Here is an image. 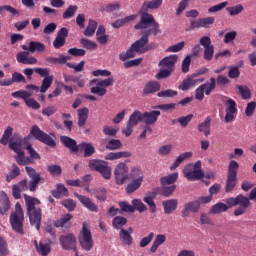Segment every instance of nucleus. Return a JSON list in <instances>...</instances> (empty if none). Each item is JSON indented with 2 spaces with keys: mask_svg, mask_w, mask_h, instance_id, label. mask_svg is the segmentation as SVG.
Here are the masks:
<instances>
[{
  "mask_svg": "<svg viewBox=\"0 0 256 256\" xmlns=\"http://www.w3.org/2000/svg\"><path fill=\"white\" fill-rule=\"evenodd\" d=\"M89 117V109L81 108L78 109V125L79 127H83L85 123H87V118Z\"/></svg>",
  "mask_w": 256,
  "mask_h": 256,
  "instance_id": "obj_34",
  "label": "nucleus"
},
{
  "mask_svg": "<svg viewBox=\"0 0 256 256\" xmlns=\"http://www.w3.org/2000/svg\"><path fill=\"white\" fill-rule=\"evenodd\" d=\"M201 167V160H198L195 163L185 165L182 173L187 181H199V179L203 177V170Z\"/></svg>",
  "mask_w": 256,
  "mask_h": 256,
  "instance_id": "obj_7",
  "label": "nucleus"
},
{
  "mask_svg": "<svg viewBox=\"0 0 256 256\" xmlns=\"http://www.w3.org/2000/svg\"><path fill=\"white\" fill-rule=\"evenodd\" d=\"M199 43L204 47V59L206 61H211L213 55H215V48L211 44V38L209 36H203L200 38Z\"/></svg>",
  "mask_w": 256,
  "mask_h": 256,
  "instance_id": "obj_16",
  "label": "nucleus"
},
{
  "mask_svg": "<svg viewBox=\"0 0 256 256\" xmlns=\"http://www.w3.org/2000/svg\"><path fill=\"white\" fill-rule=\"evenodd\" d=\"M131 183L128 184L126 191L127 193H135L143 185V180L145 179V174L143 170L137 167H132L130 171Z\"/></svg>",
  "mask_w": 256,
  "mask_h": 256,
  "instance_id": "obj_9",
  "label": "nucleus"
},
{
  "mask_svg": "<svg viewBox=\"0 0 256 256\" xmlns=\"http://www.w3.org/2000/svg\"><path fill=\"white\" fill-rule=\"evenodd\" d=\"M162 205L164 207V213L171 215V213L177 209L178 202L175 199H170L162 202Z\"/></svg>",
  "mask_w": 256,
  "mask_h": 256,
  "instance_id": "obj_29",
  "label": "nucleus"
},
{
  "mask_svg": "<svg viewBox=\"0 0 256 256\" xmlns=\"http://www.w3.org/2000/svg\"><path fill=\"white\" fill-rule=\"evenodd\" d=\"M199 202L197 200L190 201L184 205V208L181 211V215L183 219H189L191 217V213H199Z\"/></svg>",
  "mask_w": 256,
  "mask_h": 256,
  "instance_id": "obj_17",
  "label": "nucleus"
},
{
  "mask_svg": "<svg viewBox=\"0 0 256 256\" xmlns=\"http://www.w3.org/2000/svg\"><path fill=\"white\" fill-rule=\"evenodd\" d=\"M67 35H69V30H67V28H61L59 30L58 35L53 42V46L55 47V49H61V47L65 45V39Z\"/></svg>",
  "mask_w": 256,
  "mask_h": 256,
  "instance_id": "obj_22",
  "label": "nucleus"
},
{
  "mask_svg": "<svg viewBox=\"0 0 256 256\" xmlns=\"http://www.w3.org/2000/svg\"><path fill=\"white\" fill-rule=\"evenodd\" d=\"M31 95H33V92L27 90H19L12 93V97L15 99H23V101H26L27 97H31Z\"/></svg>",
  "mask_w": 256,
  "mask_h": 256,
  "instance_id": "obj_46",
  "label": "nucleus"
},
{
  "mask_svg": "<svg viewBox=\"0 0 256 256\" xmlns=\"http://www.w3.org/2000/svg\"><path fill=\"white\" fill-rule=\"evenodd\" d=\"M60 245L62 248L69 251V249H75L77 245V240L73 234H68L65 236L60 237Z\"/></svg>",
  "mask_w": 256,
  "mask_h": 256,
  "instance_id": "obj_19",
  "label": "nucleus"
},
{
  "mask_svg": "<svg viewBox=\"0 0 256 256\" xmlns=\"http://www.w3.org/2000/svg\"><path fill=\"white\" fill-rule=\"evenodd\" d=\"M29 51L30 53H35L36 51L38 52L45 51V44L41 42H30Z\"/></svg>",
  "mask_w": 256,
  "mask_h": 256,
  "instance_id": "obj_48",
  "label": "nucleus"
},
{
  "mask_svg": "<svg viewBox=\"0 0 256 256\" xmlns=\"http://www.w3.org/2000/svg\"><path fill=\"white\" fill-rule=\"evenodd\" d=\"M177 95H178L177 91L173 89L162 90L157 93V96L162 98H173V97H177Z\"/></svg>",
  "mask_w": 256,
  "mask_h": 256,
  "instance_id": "obj_50",
  "label": "nucleus"
},
{
  "mask_svg": "<svg viewBox=\"0 0 256 256\" xmlns=\"http://www.w3.org/2000/svg\"><path fill=\"white\" fill-rule=\"evenodd\" d=\"M51 85H53V76L44 77L42 81V85L40 87V92L47 93Z\"/></svg>",
  "mask_w": 256,
  "mask_h": 256,
  "instance_id": "obj_41",
  "label": "nucleus"
},
{
  "mask_svg": "<svg viewBox=\"0 0 256 256\" xmlns=\"http://www.w3.org/2000/svg\"><path fill=\"white\" fill-rule=\"evenodd\" d=\"M197 83H201V80H197L195 78H186L182 81L178 88L181 91H189V89H193Z\"/></svg>",
  "mask_w": 256,
  "mask_h": 256,
  "instance_id": "obj_26",
  "label": "nucleus"
},
{
  "mask_svg": "<svg viewBox=\"0 0 256 256\" xmlns=\"http://www.w3.org/2000/svg\"><path fill=\"white\" fill-rule=\"evenodd\" d=\"M236 89H237V93L240 95L242 99H244L245 101L251 99V90L249 89V87L243 86V85H237Z\"/></svg>",
  "mask_w": 256,
  "mask_h": 256,
  "instance_id": "obj_37",
  "label": "nucleus"
},
{
  "mask_svg": "<svg viewBox=\"0 0 256 256\" xmlns=\"http://www.w3.org/2000/svg\"><path fill=\"white\" fill-rule=\"evenodd\" d=\"M237 169H239V163L232 160L229 164L228 175L232 177H237Z\"/></svg>",
  "mask_w": 256,
  "mask_h": 256,
  "instance_id": "obj_53",
  "label": "nucleus"
},
{
  "mask_svg": "<svg viewBox=\"0 0 256 256\" xmlns=\"http://www.w3.org/2000/svg\"><path fill=\"white\" fill-rule=\"evenodd\" d=\"M24 103L27 107H30V109H41V105L38 104L34 98L27 97L26 100H24Z\"/></svg>",
  "mask_w": 256,
  "mask_h": 256,
  "instance_id": "obj_57",
  "label": "nucleus"
},
{
  "mask_svg": "<svg viewBox=\"0 0 256 256\" xmlns=\"http://www.w3.org/2000/svg\"><path fill=\"white\" fill-rule=\"evenodd\" d=\"M226 203V204H225ZM225 203L219 202L212 206L210 209L211 215H219V213H225L228 209H231L232 207H237L234 210L235 217H240V215H245L247 213V209L251 207V202L249 199L242 194L231 197L225 200Z\"/></svg>",
  "mask_w": 256,
  "mask_h": 256,
  "instance_id": "obj_3",
  "label": "nucleus"
},
{
  "mask_svg": "<svg viewBox=\"0 0 256 256\" xmlns=\"http://www.w3.org/2000/svg\"><path fill=\"white\" fill-rule=\"evenodd\" d=\"M30 135H32L34 139L41 141V143H45V145H49L50 147H55V140H53L51 136L45 134V132L41 131L39 126H33L30 130Z\"/></svg>",
  "mask_w": 256,
  "mask_h": 256,
  "instance_id": "obj_13",
  "label": "nucleus"
},
{
  "mask_svg": "<svg viewBox=\"0 0 256 256\" xmlns=\"http://www.w3.org/2000/svg\"><path fill=\"white\" fill-rule=\"evenodd\" d=\"M96 83V85H95ZM90 85H95L91 88V93L94 95H99V97H103L104 95L107 94V89L103 88L101 85H99V82L97 79H93L90 81Z\"/></svg>",
  "mask_w": 256,
  "mask_h": 256,
  "instance_id": "obj_30",
  "label": "nucleus"
},
{
  "mask_svg": "<svg viewBox=\"0 0 256 256\" xmlns=\"http://www.w3.org/2000/svg\"><path fill=\"white\" fill-rule=\"evenodd\" d=\"M124 225H127V218L121 216H117L114 218L113 226L116 229H121V227H124Z\"/></svg>",
  "mask_w": 256,
  "mask_h": 256,
  "instance_id": "obj_52",
  "label": "nucleus"
},
{
  "mask_svg": "<svg viewBox=\"0 0 256 256\" xmlns=\"http://www.w3.org/2000/svg\"><path fill=\"white\" fill-rule=\"evenodd\" d=\"M77 13V6H69L63 13V19H71Z\"/></svg>",
  "mask_w": 256,
  "mask_h": 256,
  "instance_id": "obj_59",
  "label": "nucleus"
},
{
  "mask_svg": "<svg viewBox=\"0 0 256 256\" xmlns=\"http://www.w3.org/2000/svg\"><path fill=\"white\" fill-rule=\"evenodd\" d=\"M13 135V128L8 126L4 131L2 138L0 139L1 145H7L9 143L10 149L16 153L14 158L18 165H29L33 163V159H41L39 154L33 149L31 144H27L29 138L21 139L18 135ZM10 139V140H9Z\"/></svg>",
  "mask_w": 256,
  "mask_h": 256,
  "instance_id": "obj_2",
  "label": "nucleus"
},
{
  "mask_svg": "<svg viewBox=\"0 0 256 256\" xmlns=\"http://www.w3.org/2000/svg\"><path fill=\"white\" fill-rule=\"evenodd\" d=\"M244 7L241 4H237L235 6H231V7H227L226 11L229 13V15H231L232 17L235 15H239L241 13H243L244 11Z\"/></svg>",
  "mask_w": 256,
  "mask_h": 256,
  "instance_id": "obj_45",
  "label": "nucleus"
},
{
  "mask_svg": "<svg viewBox=\"0 0 256 256\" xmlns=\"http://www.w3.org/2000/svg\"><path fill=\"white\" fill-rule=\"evenodd\" d=\"M35 245H36V251L37 253H39V255L48 256L49 253H51V246L49 244H45L43 242H40L39 244H37V241H35Z\"/></svg>",
  "mask_w": 256,
  "mask_h": 256,
  "instance_id": "obj_36",
  "label": "nucleus"
},
{
  "mask_svg": "<svg viewBox=\"0 0 256 256\" xmlns=\"http://www.w3.org/2000/svg\"><path fill=\"white\" fill-rule=\"evenodd\" d=\"M255 109H256V103L255 102H249L246 106L245 109V115L246 117H252L253 113H255Z\"/></svg>",
  "mask_w": 256,
  "mask_h": 256,
  "instance_id": "obj_61",
  "label": "nucleus"
},
{
  "mask_svg": "<svg viewBox=\"0 0 256 256\" xmlns=\"http://www.w3.org/2000/svg\"><path fill=\"white\" fill-rule=\"evenodd\" d=\"M192 157H193L192 151L181 153L176 157L175 161L170 166V171H175V169H177V167H179L181 163H185V161H189V159H191Z\"/></svg>",
  "mask_w": 256,
  "mask_h": 256,
  "instance_id": "obj_20",
  "label": "nucleus"
},
{
  "mask_svg": "<svg viewBox=\"0 0 256 256\" xmlns=\"http://www.w3.org/2000/svg\"><path fill=\"white\" fill-rule=\"evenodd\" d=\"M153 237H155V233L151 232L148 236L142 238L140 240V247H147L153 241Z\"/></svg>",
  "mask_w": 256,
  "mask_h": 256,
  "instance_id": "obj_63",
  "label": "nucleus"
},
{
  "mask_svg": "<svg viewBox=\"0 0 256 256\" xmlns=\"http://www.w3.org/2000/svg\"><path fill=\"white\" fill-rule=\"evenodd\" d=\"M52 195L56 199H61V197H67V195H69V191L65 188V185L57 184L56 190L53 191Z\"/></svg>",
  "mask_w": 256,
  "mask_h": 256,
  "instance_id": "obj_38",
  "label": "nucleus"
},
{
  "mask_svg": "<svg viewBox=\"0 0 256 256\" xmlns=\"http://www.w3.org/2000/svg\"><path fill=\"white\" fill-rule=\"evenodd\" d=\"M173 151V145H163L159 148L158 153L159 155H162L163 157H167L171 152Z\"/></svg>",
  "mask_w": 256,
  "mask_h": 256,
  "instance_id": "obj_56",
  "label": "nucleus"
},
{
  "mask_svg": "<svg viewBox=\"0 0 256 256\" xmlns=\"http://www.w3.org/2000/svg\"><path fill=\"white\" fill-rule=\"evenodd\" d=\"M198 131L203 133L205 137L211 135V118H206L203 122L198 125Z\"/></svg>",
  "mask_w": 256,
  "mask_h": 256,
  "instance_id": "obj_31",
  "label": "nucleus"
},
{
  "mask_svg": "<svg viewBox=\"0 0 256 256\" xmlns=\"http://www.w3.org/2000/svg\"><path fill=\"white\" fill-rule=\"evenodd\" d=\"M165 241H167V236H165L164 234L157 235L150 247V252L156 253L157 250L159 249V247H161V245H163V243H165Z\"/></svg>",
  "mask_w": 256,
  "mask_h": 256,
  "instance_id": "obj_28",
  "label": "nucleus"
},
{
  "mask_svg": "<svg viewBox=\"0 0 256 256\" xmlns=\"http://www.w3.org/2000/svg\"><path fill=\"white\" fill-rule=\"evenodd\" d=\"M200 225H213V220H211V216L207 213H202L200 215Z\"/></svg>",
  "mask_w": 256,
  "mask_h": 256,
  "instance_id": "obj_64",
  "label": "nucleus"
},
{
  "mask_svg": "<svg viewBox=\"0 0 256 256\" xmlns=\"http://www.w3.org/2000/svg\"><path fill=\"white\" fill-rule=\"evenodd\" d=\"M135 29H142V33H144V35L140 40L132 44L126 52L119 55L120 61L133 59V57H137V55L149 51V46H147V43H149V35H151V33L154 35L159 33V24L155 22L153 15L144 13L142 14L140 23L135 26Z\"/></svg>",
  "mask_w": 256,
  "mask_h": 256,
  "instance_id": "obj_1",
  "label": "nucleus"
},
{
  "mask_svg": "<svg viewBox=\"0 0 256 256\" xmlns=\"http://www.w3.org/2000/svg\"><path fill=\"white\" fill-rule=\"evenodd\" d=\"M185 47V42H179L166 49V53H179Z\"/></svg>",
  "mask_w": 256,
  "mask_h": 256,
  "instance_id": "obj_55",
  "label": "nucleus"
},
{
  "mask_svg": "<svg viewBox=\"0 0 256 256\" xmlns=\"http://www.w3.org/2000/svg\"><path fill=\"white\" fill-rule=\"evenodd\" d=\"M80 43L84 49H88L89 51H95L97 49V43L87 39V38H82L80 40Z\"/></svg>",
  "mask_w": 256,
  "mask_h": 256,
  "instance_id": "obj_47",
  "label": "nucleus"
},
{
  "mask_svg": "<svg viewBox=\"0 0 256 256\" xmlns=\"http://www.w3.org/2000/svg\"><path fill=\"white\" fill-rule=\"evenodd\" d=\"M215 83V78H211L210 82H206L198 87L195 92V99L198 101H203V99H205V95H211V91L215 89Z\"/></svg>",
  "mask_w": 256,
  "mask_h": 256,
  "instance_id": "obj_14",
  "label": "nucleus"
},
{
  "mask_svg": "<svg viewBox=\"0 0 256 256\" xmlns=\"http://www.w3.org/2000/svg\"><path fill=\"white\" fill-rule=\"evenodd\" d=\"M225 123H231V121H235V117H237V103L235 100L229 98L225 102Z\"/></svg>",
  "mask_w": 256,
  "mask_h": 256,
  "instance_id": "obj_15",
  "label": "nucleus"
},
{
  "mask_svg": "<svg viewBox=\"0 0 256 256\" xmlns=\"http://www.w3.org/2000/svg\"><path fill=\"white\" fill-rule=\"evenodd\" d=\"M229 5V2H221L220 4L214 5L208 9V12L210 13H217L219 11H222V9H225V7Z\"/></svg>",
  "mask_w": 256,
  "mask_h": 256,
  "instance_id": "obj_60",
  "label": "nucleus"
},
{
  "mask_svg": "<svg viewBox=\"0 0 256 256\" xmlns=\"http://www.w3.org/2000/svg\"><path fill=\"white\" fill-rule=\"evenodd\" d=\"M135 19H137V15H130L126 18L115 21L112 24V27H114V29H119V27H123L126 23H130V21H135Z\"/></svg>",
  "mask_w": 256,
  "mask_h": 256,
  "instance_id": "obj_39",
  "label": "nucleus"
},
{
  "mask_svg": "<svg viewBox=\"0 0 256 256\" xmlns=\"http://www.w3.org/2000/svg\"><path fill=\"white\" fill-rule=\"evenodd\" d=\"M95 31H97V22L94 20H89L88 26L84 31L85 37H92V35H95Z\"/></svg>",
  "mask_w": 256,
  "mask_h": 256,
  "instance_id": "obj_40",
  "label": "nucleus"
},
{
  "mask_svg": "<svg viewBox=\"0 0 256 256\" xmlns=\"http://www.w3.org/2000/svg\"><path fill=\"white\" fill-rule=\"evenodd\" d=\"M235 185H237V176H229L226 182V192L229 193L235 189Z\"/></svg>",
  "mask_w": 256,
  "mask_h": 256,
  "instance_id": "obj_49",
  "label": "nucleus"
},
{
  "mask_svg": "<svg viewBox=\"0 0 256 256\" xmlns=\"http://www.w3.org/2000/svg\"><path fill=\"white\" fill-rule=\"evenodd\" d=\"M103 133H104V135H107L108 137H115V135H117V133H119V127L106 125L103 127Z\"/></svg>",
  "mask_w": 256,
  "mask_h": 256,
  "instance_id": "obj_44",
  "label": "nucleus"
},
{
  "mask_svg": "<svg viewBox=\"0 0 256 256\" xmlns=\"http://www.w3.org/2000/svg\"><path fill=\"white\" fill-rule=\"evenodd\" d=\"M79 241L82 249H85V251H91L93 249V236L91 235V227L89 224H83Z\"/></svg>",
  "mask_w": 256,
  "mask_h": 256,
  "instance_id": "obj_12",
  "label": "nucleus"
},
{
  "mask_svg": "<svg viewBox=\"0 0 256 256\" xmlns=\"http://www.w3.org/2000/svg\"><path fill=\"white\" fill-rule=\"evenodd\" d=\"M71 219H73V216H71V214H65L60 219H58L54 223V225H55V227H63L64 225H67V222L71 221Z\"/></svg>",
  "mask_w": 256,
  "mask_h": 256,
  "instance_id": "obj_51",
  "label": "nucleus"
},
{
  "mask_svg": "<svg viewBox=\"0 0 256 256\" xmlns=\"http://www.w3.org/2000/svg\"><path fill=\"white\" fill-rule=\"evenodd\" d=\"M159 89H161V84L158 82H148L143 89V94L151 95V93H157Z\"/></svg>",
  "mask_w": 256,
  "mask_h": 256,
  "instance_id": "obj_32",
  "label": "nucleus"
},
{
  "mask_svg": "<svg viewBox=\"0 0 256 256\" xmlns=\"http://www.w3.org/2000/svg\"><path fill=\"white\" fill-rule=\"evenodd\" d=\"M25 221V214L23 213V208L21 204L17 202L15 204V211L10 214V225L13 231L23 235V222Z\"/></svg>",
  "mask_w": 256,
  "mask_h": 256,
  "instance_id": "obj_6",
  "label": "nucleus"
},
{
  "mask_svg": "<svg viewBox=\"0 0 256 256\" xmlns=\"http://www.w3.org/2000/svg\"><path fill=\"white\" fill-rule=\"evenodd\" d=\"M89 167L92 171L100 173L103 179H106L107 181H109L113 175L111 167L103 160H90Z\"/></svg>",
  "mask_w": 256,
  "mask_h": 256,
  "instance_id": "obj_10",
  "label": "nucleus"
},
{
  "mask_svg": "<svg viewBox=\"0 0 256 256\" xmlns=\"http://www.w3.org/2000/svg\"><path fill=\"white\" fill-rule=\"evenodd\" d=\"M61 141L65 145V147H68V149L72 150L74 153H77V151H79V147L80 149H84L85 157H91V155L95 153V147H93V144L91 143H82L77 146V142L67 136H62Z\"/></svg>",
  "mask_w": 256,
  "mask_h": 256,
  "instance_id": "obj_8",
  "label": "nucleus"
},
{
  "mask_svg": "<svg viewBox=\"0 0 256 256\" xmlns=\"http://www.w3.org/2000/svg\"><path fill=\"white\" fill-rule=\"evenodd\" d=\"M10 208H11V203L9 202V197H7V194L5 192H2L0 196L1 215H5Z\"/></svg>",
  "mask_w": 256,
  "mask_h": 256,
  "instance_id": "obj_27",
  "label": "nucleus"
},
{
  "mask_svg": "<svg viewBox=\"0 0 256 256\" xmlns=\"http://www.w3.org/2000/svg\"><path fill=\"white\" fill-rule=\"evenodd\" d=\"M127 157H131V152L121 151V152H110L104 157V159L106 161H117L119 159H126Z\"/></svg>",
  "mask_w": 256,
  "mask_h": 256,
  "instance_id": "obj_25",
  "label": "nucleus"
},
{
  "mask_svg": "<svg viewBox=\"0 0 256 256\" xmlns=\"http://www.w3.org/2000/svg\"><path fill=\"white\" fill-rule=\"evenodd\" d=\"M121 147H123V144L121 140L117 139H111L106 144V149H109V151H117V149H121Z\"/></svg>",
  "mask_w": 256,
  "mask_h": 256,
  "instance_id": "obj_43",
  "label": "nucleus"
},
{
  "mask_svg": "<svg viewBox=\"0 0 256 256\" xmlns=\"http://www.w3.org/2000/svg\"><path fill=\"white\" fill-rule=\"evenodd\" d=\"M27 212L30 219V224L34 226L37 231L41 228V201L28 195H24Z\"/></svg>",
  "mask_w": 256,
  "mask_h": 256,
  "instance_id": "obj_4",
  "label": "nucleus"
},
{
  "mask_svg": "<svg viewBox=\"0 0 256 256\" xmlns=\"http://www.w3.org/2000/svg\"><path fill=\"white\" fill-rule=\"evenodd\" d=\"M140 121L143 122V113L139 110H135L129 117L128 123L134 125V127H137L139 125Z\"/></svg>",
  "mask_w": 256,
  "mask_h": 256,
  "instance_id": "obj_35",
  "label": "nucleus"
},
{
  "mask_svg": "<svg viewBox=\"0 0 256 256\" xmlns=\"http://www.w3.org/2000/svg\"><path fill=\"white\" fill-rule=\"evenodd\" d=\"M48 171L50 175H53L54 177H59V175H61V166L55 164L49 165Z\"/></svg>",
  "mask_w": 256,
  "mask_h": 256,
  "instance_id": "obj_58",
  "label": "nucleus"
},
{
  "mask_svg": "<svg viewBox=\"0 0 256 256\" xmlns=\"http://www.w3.org/2000/svg\"><path fill=\"white\" fill-rule=\"evenodd\" d=\"M0 255H9V249L7 248V241L0 236Z\"/></svg>",
  "mask_w": 256,
  "mask_h": 256,
  "instance_id": "obj_62",
  "label": "nucleus"
},
{
  "mask_svg": "<svg viewBox=\"0 0 256 256\" xmlns=\"http://www.w3.org/2000/svg\"><path fill=\"white\" fill-rule=\"evenodd\" d=\"M132 233L133 228H129L128 230L122 229L120 231V241L122 242V245H127L128 247L133 245Z\"/></svg>",
  "mask_w": 256,
  "mask_h": 256,
  "instance_id": "obj_24",
  "label": "nucleus"
},
{
  "mask_svg": "<svg viewBox=\"0 0 256 256\" xmlns=\"http://www.w3.org/2000/svg\"><path fill=\"white\" fill-rule=\"evenodd\" d=\"M179 56L173 54L165 57L159 62L160 71L156 75V79H167L175 71V64L177 63Z\"/></svg>",
  "mask_w": 256,
  "mask_h": 256,
  "instance_id": "obj_5",
  "label": "nucleus"
},
{
  "mask_svg": "<svg viewBox=\"0 0 256 256\" xmlns=\"http://www.w3.org/2000/svg\"><path fill=\"white\" fill-rule=\"evenodd\" d=\"M160 115H161V111H158V110H154L151 112H144L142 114V122L145 123L147 127H149V125H155Z\"/></svg>",
  "mask_w": 256,
  "mask_h": 256,
  "instance_id": "obj_18",
  "label": "nucleus"
},
{
  "mask_svg": "<svg viewBox=\"0 0 256 256\" xmlns=\"http://www.w3.org/2000/svg\"><path fill=\"white\" fill-rule=\"evenodd\" d=\"M16 59L18 63H22L23 65H36L37 63V58L29 56L28 52H19L16 55Z\"/></svg>",
  "mask_w": 256,
  "mask_h": 256,
  "instance_id": "obj_21",
  "label": "nucleus"
},
{
  "mask_svg": "<svg viewBox=\"0 0 256 256\" xmlns=\"http://www.w3.org/2000/svg\"><path fill=\"white\" fill-rule=\"evenodd\" d=\"M129 166L125 162H120L114 168V178L116 185H125L130 179Z\"/></svg>",
  "mask_w": 256,
  "mask_h": 256,
  "instance_id": "obj_11",
  "label": "nucleus"
},
{
  "mask_svg": "<svg viewBox=\"0 0 256 256\" xmlns=\"http://www.w3.org/2000/svg\"><path fill=\"white\" fill-rule=\"evenodd\" d=\"M19 175H21V170H19V167L14 165L11 172L6 176V180L10 183V181H13V179H15V177H19Z\"/></svg>",
  "mask_w": 256,
  "mask_h": 256,
  "instance_id": "obj_54",
  "label": "nucleus"
},
{
  "mask_svg": "<svg viewBox=\"0 0 256 256\" xmlns=\"http://www.w3.org/2000/svg\"><path fill=\"white\" fill-rule=\"evenodd\" d=\"M177 179H179V173L175 172L168 176L162 177L160 181H161L162 187H166L167 185H173V183H175Z\"/></svg>",
  "mask_w": 256,
  "mask_h": 256,
  "instance_id": "obj_33",
  "label": "nucleus"
},
{
  "mask_svg": "<svg viewBox=\"0 0 256 256\" xmlns=\"http://www.w3.org/2000/svg\"><path fill=\"white\" fill-rule=\"evenodd\" d=\"M132 207L134 208V211H138L139 213H145V211H147V206L143 204L141 199L132 200Z\"/></svg>",
  "mask_w": 256,
  "mask_h": 256,
  "instance_id": "obj_42",
  "label": "nucleus"
},
{
  "mask_svg": "<svg viewBox=\"0 0 256 256\" xmlns=\"http://www.w3.org/2000/svg\"><path fill=\"white\" fill-rule=\"evenodd\" d=\"M75 197H77L80 203H82L83 206L86 207V209H88L89 211H94V212L99 211V208L97 207V205H95V203H93V201H91V199H89L87 196L75 194Z\"/></svg>",
  "mask_w": 256,
  "mask_h": 256,
  "instance_id": "obj_23",
  "label": "nucleus"
}]
</instances>
